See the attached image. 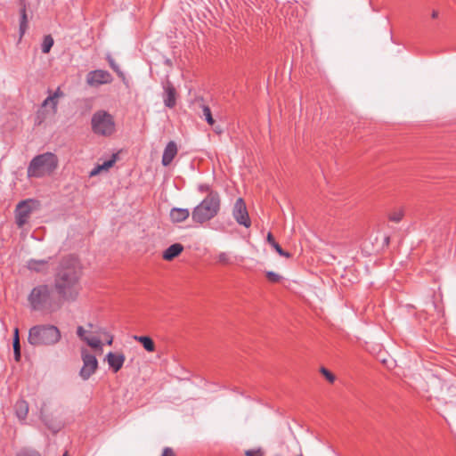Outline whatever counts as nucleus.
Returning a JSON list of instances; mask_svg holds the SVG:
<instances>
[{
  "mask_svg": "<svg viewBox=\"0 0 456 456\" xmlns=\"http://www.w3.org/2000/svg\"><path fill=\"white\" fill-rule=\"evenodd\" d=\"M82 269L77 257H64L54 274L53 288L61 301H76L82 290Z\"/></svg>",
  "mask_w": 456,
  "mask_h": 456,
  "instance_id": "1",
  "label": "nucleus"
},
{
  "mask_svg": "<svg viewBox=\"0 0 456 456\" xmlns=\"http://www.w3.org/2000/svg\"><path fill=\"white\" fill-rule=\"evenodd\" d=\"M55 289L49 284H37L28 296V302L31 311L45 314L54 313L61 308L62 301Z\"/></svg>",
  "mask_w": 456,
  "mask_h": 456,
  "instance_id": "2",
  "label": "nucleus"
},
{
  "mask_svg": "<svg viewBox=\"0 0 456 456\" xmlns=\"http://www.w3.org/2000/svg\"><path fill=\"white\" fill-rule=\"evenodd\" d=\"M221 199L218 192H210L191 212V219L199 224L213 219L220 211Z\"/></svg>",
  "mask_w": 456,
  "mask_h": 456,
  "instance_id": "3",
  "label": "nucleus"
},
{
  "mask_svg": "<svg viewBox=\"0 0 456 456\" xmlns=\"http://www.w3.org/2000/svg\"><path fill=\"white\" fill-rule=\"evenodd\" d=\"M61 331L50 324L35 325L28 330V342L33 346H52L61 339Z\"/></svg>",
  "mask_w": 456,
  "mask_h": 456,
  "instance_id": "4",
  "label": "nucleus"
},
{
  "mask_svg": "<svg viewBox=\"0 0 456 456\" xmlns=\"http://www.w3.org/2000/svg\"><path fill=\"white\" fill-rule=\"evenodd\" d=\"M58 167V158L52 152H45L34 157L28 167L29 177H44L50 175Z\"/></svg>",
  "mask_w": 456,
  "mask_h": 456,
  "instance_id": "5",
  "label": "nucleus"
},
{
  "mask_svg": "<svg viewBox=\"0 0 456 456\" xmlns=\"http://www.w3.org/2000/svg\"><path fill=\"white\" fill-rule=\"evenodd\" d=\"M91 128L96 135L110 137L116 132L114 117L107 110H99L92 116Z\"/></svg>",
  "mask_w": 456,
  "mask_h": 456,
  "instance_id": "6",
  "label": "nucleus"
},
{
  "mask_svg": "<svg viewBox=\"0 0 456 456\" xmlns=\"http://www.w3.org/2000/svg\"><path fill=\"white\" fill-rule=\"evenodd\" d=\"M81 358L83 366L79 371V376L83 380H87L97 370L98 361L93 354H90L86 348L81 349Z\"/></svg>",
  "mask_w": 456,
  "mask_h": 456,
  "instance_id": "7",
  "label": "nucleus"
},
{
  "mask_svg": "<svg viewBox=\"0 0 456 456\" xmlns=\"http://www.w3.org/2000/svg\"><path fill=\"white\" fill-rule=\"evenodd\" d=\"M35 203L36 201L33 200H21L18 203L15 209V221L18 227L21 228L27 224L33 211L32 205Z\"/></svg>",
  "mask_w": 456,
  "mask_h": 456,
  "instance_id": "8",
  "label": "nucleus"
},
{
  "mask_svg": "<svg viewBox=\"0 0 456 456\" xmlns=\"http://www.w3.org/2000/svg\"><path fill=\"white\" fill-rule=\"evenodd\" d=\"M232 216L239 224L243 225L246 228L250 226L251 222L248 216L246 204L241 198H239L235 201L232 209Z\"/></svg>",
  "mask_w": 456,
  "mask_h": 456,
  "instance_id": "9",
  "label": "nucleus"
},
{
  "mask_svg": "<svg viewBox=\"0 0 456 456\" xmlns=\"http://www.w3.org/2000/svg\"><path fill=\"white\" fill-rule=\"evenodd\" d=\"M111 81L112 76L110 73L102 69L90 71L86 76V82L92 86L110 84Z\"/></svg>",
  "mask_w": 456,
  "mask_h": 456,
  "instance_id": "10",
  "label": "nucleus"
},
{
  "mask_svg": "<svg viewBox=\"0 0 456 456\" xmlns=\"http://www.w3.org/2000/svg\"><path fill=\"white\" fill-rule=\"evenodd\" d=\"M163 101L165 106L170 109L174 108L176 104V91L175 86L170 81H167L163 85Z\"/></svg>",
  "mask_w": 456,
  "mask_h": 456,
  "instance_id": "11",
  "label": "nucleus"
},
{
  "mask_svg": "<svg viewBox=\"0 0 456 456\" xmlns=\"http://www.w3.org/2000/svg\"><path fill=\"white\" fill-rule=\"evenodd\" d=\"M126 357L123 354L109 352L106 354V361L113 372H118L123 366Z\"/></svg>",
  "mask_w": 456,
  "mask_h": 456,
  "instance_id": "12",
  "label": "nucleus"
},
{
  "mask_svg": "<svg viewBox=\"0 0 456 456\" xmlns=\"http://www.w3.org/2000/svg\"><path fill=\"white\" fill-rule=\"evenodd\" d=\"M177 154V146L175 142H169L163 152L162 155V165L167 167L171 164L173 159Z\"/></svg>",
  "mask_w": 456,
  "mask_h": 456,
  "instance_id": "13",
  "label": "nucleus"
},
{
  "mask_svg": "<svg viewBox=\"0 0 456 456\" xmlns=\"http://www.w3.org/2000/svg\"><path fill=\"white\" fill-rule=\"evenodd\" d=\"M63 95H64L63 92L61 90L60 87H58L53 94H50L47 98H45L44 100V102L42 103V107L50 106L53 110V113H56L58 99L62 97Z\"/></svg>",
  "mask_w": 456,
  "mask_h": 456,
  "instance_id": "14",
  "label": "nucleus"
},
{
  "mask_svg": "<svg viewBox=\"0 0 456 456\" xmlns=\"http://www.w3.org/2000/svg\"><path fill=\"white\" fill-rule=\"evenodd\" d=\"M183 250V246L180 243H174L170 245L164 252L163 258L167 261H171L178 256Z\"/></svg>",
  "mask_w": 456,
  "mask_h": 456,
  "instance_id": "15",
  "label": "nucleus"
},
{
  "mask_svg": "<svg viewBox=\"0 0 456 456\" xmlns=\"http://www.w3.org/2000/svg\"><path fill=\"white\" fill-rule=\"evenodd\" d=\"M14 411L20 420H25L28 413V403L24 399H19L14 405Z\"/></svg>",
  "mask_w": 456,
  "mask_h": 456,
  "instance_id": "16",
  "label": "nucleus"
},
{
  "mask_svg": "<svg viewBox=\"0 0 456 456\" xmlns=\"http://www.w3.org/2000/svg\"><path fill=\"white\" fill-rule=\"evenodd\" d=\"M20 37H23L28 28L27 5L25 0H20Z\"/></svg>",
  "mask_w": 456,
  "mask_h": 456,
  "instance_id": "17",
  "label": "nucleus"
},
{
  "mask_svg": "<svg viewBox=\"0 0 456 456\" xmlns=\"http://www.w3.org/2000/svg\"><path fill=\"white\" fill-rule=\"evenodd\" d=\"M190 216L189 209L174 208L170 211V218L174 223H181L185 221Z\"/></svg>",
  "mask_w": 456,
  "mask_h": 456,
  "instance_id": "18",
  "label": "nucleus"
},
{
  "mask_svg": "<svg viewBox=\"0 0 456 456\" xmlns=\"http://www.w3.org/2000/svg\"><path fill=\"white\" fill-rule=\"evenodd\" d=\"M27 266L31 271H35L37 273H44L46 272L48 269V260L30 259L29 261H28Z\"/></svg>",
  "mask_w": 456,
  "mask_h": 456,
  "instance_id": "19",
  "label": "nucleus"
},
{
  "mask_svg": "<svg viewBox=\"0 0 456 456\" xmlns=\"http://www.w3.org/2000/svg\"><path fill=\"white\" fill-rule=\"evenodd\" d=\"M116 162L115 155L109 160H105L102 165H97L90 171V176H94L98 175L102 170H108Z\"/></svg>",
  "mask_w": 456,
  "mask_h": 456,
  "instance_id": "20",
  "label": "nucleus"
},
{
  "mask_svg": "<svg viewBox=\"0 0 456 456\" xmlns=\"http://www.w3.org/2000/svg\"><path fill=\"white\" fill-rule=\"evenodd\" d=\"M134 339L140 342L148 352H154L155 345L153 340L147 336H134Z\"/></svg>",
  "mask_w": 456,
  "mask_h": 456,
  "instance_id": "21",
  "label": "nucleus"
},
{
  "mask_svg": "<svg viewBox=\"0 0 456 456\" xmlns=\"http://www.w3.org/2000/svg\"><path fill=\"white\" fill-rule=\"evenodd\" d=\"M267 242L275 249V251L281 256L289 257V253L284 251L282 248L277 243L271 232L267 234Z\"/></svg>",
  "mask_w": 456,
  "mask_h": 456,
  "instance_id": "22",
  "label": "nucleus"
},
{
  "mask_svg": "<svg viewBox=\"0 0 456 456\" xmlns=\"http://www.w3.org/2000/svg\"><path fill=\"white\" fill-rule=\"evenodd\" d=\"M53 45V38L52 36L47 35L44 37L41 45V50L44 53H48Z\"/></svg>",
  "mask_w": 456,
  "mask_h": 456,
  "instance_id": "23",
  "label": "nucleus"
},
{
  "mask_svg": "<svg viewBox=\"0 0 456 456\" xmlns=\"http://www.w3.org/2000/svg\"><path fill=\"white\" fill-rule=\"evenodd\" d=\"M217 262L222 265H232L233 263L232 257L227 252H220L216 256Z\"/></svg>",
  "mask_w": 456,
  "mask_h": 456,
  "instance_id": "24",
  "label": "nucleus"
},
{
  "mask_svg": "<svg viewBox=\"0 0 456 456\" xmlns=\"http://www.w3.org/2000/svg\"><path fill=\"white\" fill-rule=\"evenodd\" d=\"M86 343L94 349H102V342L96 337H88L86 340Z\"/></svg>",
  "mask_w": 456,
  "mask_h": 456,
  "instance_id": "25",
  "label": "nucleus"
},
{
  "mask_svg": "<svg viewBox=\"0 0 456 456\" xmlns=\"http://www.w3.org/2000/svg\"><path fill=\"white\" fill-rule=\"evenodd\" d=\"M202 117L205 118L206 121L210 125V126H213L214 123H215V120L212 117V114H211V110L209 109V107L208 106H203L202 108Z\"/></svg>",
  "mask_w": 456,
  "mask_h": 456,
  "instance_id": "26",
  "label": "nucleus"
},
{
  "mask_svg": "<svg viewBox=\"0 0 456 456\" xmlns=\"http://www.w3.org/2000/svg\"><path fill=\"white\" fill-rule=\"evenodd\" d=\"M16 456H41V454L36 450L23 448L17 452Z\"/></svg>",
  "mask_w": 456,
  "mask_h": 456,
  "instance_id": "27",
  "label": "nucleus"
},
{
  "mask_svg": "<svg viewBox=\"0 0 456 456\" xmlns=\"http://www.w3.org/2000/svg\"><path fill=\"white\" fill-rule=\"evenodd\" d=\"M87 330H85L84 327L78 326L77 328V337L84 342H86L88 336H86Z\"/></svg>",
  "mask_w": 456,
  "mask_h": 456,
  "instance_id": "28",
  "label": "nucleus"
},
{
  "mask_svg": "<svg viewBox=\"0 0 456 456\" xmlns=\"http://www.w3.org/2000/svg\"><path fill=\"white\" fill-rule=\"evenodd\" d=\"M266 277L272 282H278L281 278L278 273L273 271L266 272Z\"/></svg>",
  "mask_w": 456,
  "mask_h": 456,
  "instance_id": "29",
  "label": "nucleus"
},
{
  "mask_svg": "<svg viewBox=\"0 0 456 456\" xmlns=\"http://www.w3.org/2000/svg\"><path fill=\"white\" fill-rule=\"evenodd\" d=\"M321 372L322 375L328 379L329 382L333 383L335 380V376L332 374L330 370H328L326 368L322 367L321 369Z\"/></svg>",
  "mask_w": 456,
  "mask_h": 456,
  "instance_id": "30",
  "label": "nucleus"
},
{
  "mask_svg": "<svg viewBox=\"0 0 456 456\" xmlns=\"http://www.w3.org/2000/svg\"><path fill=\"white\" fill-rule=\"evenodd\" d=\"M198 191L200 192H208V194H210V192H216V191H213L211 186L208 183H201L198 186Z\"/></svg>",
  "mask_w": 456,
  "mask_h": 456,
  "instance_id": "31",
  "label": "nucleus"
},
{
  "mask_svg": "<svg viewBox=\"0 0 456 456\" xmlns=\"http://www.w3.org/2000/svg\"><path fill=\"white\" fill-rule=\"evenodd\" d=\"M108 61H109V63H110V66L111 67V69L116 71L118 73V76H123V72L119 69V67L118 65L115 62V61L111 58V57H109L108 58Z\"/></svg>",
  "mask_w": 456,
  "mask_h": 456,
  "instance_id": "32",
  "label": "nucleus"
},
{
  "mask_svg": "<svg viewBox=\"0 0 456 456\" xmlns=\"http://www.w3.org/2000/svg\"><path fill=\"white\" fill-rule=\"evenodd\" d=\"M246 456H264L263 452L261 449L257 450H248L245 452Z\"/></svg>",
  "mask_w": 456,
  "mask_h": 456,
  "instance_id": "33",
  "label": "nucleus"
},
{
  "mask_svg": "<svg viewBox=\"0 0 456 456\" xmlns=\"http://www.w3.org/2000/svg\"><path fill=\"white\" fill-rule=\"evenodd\" d=\"M389 218L391 221L397 223L402 220L403 212L402 211L395 212L390 216Z\"/></svg>",
  "mask_w": 456,
  "mask_h": 456,
  "instance_id": "34",
  "label": "nucleus"
},
{
  "mask_svg": "<svg viewBox=\"0 0 456 456\" xmlns=\"http://www.w3.org/2000/svg\"><path fill=\"white\" fill-rule=\"evenodd\" d=\"M161 456H175V455L174 451L171 448L166 447V448H164Z\"/></svg>",
  "mask_w": 456,
  "mask_h": 456,
  "instance_id": "35",
  "label": "nucleus"
},
{
  "mask_svg": "<svg viewBox=\"0 0 456 456\" xmlns=\"http://www.w3.org/2000/svg\"><path fill=\"white\" fill-rule=\"evenodd\" d=\"M12 347L13 351L20 350V338H16L12 340Z\"/></svg>",
  "mask_w": 456,
  "mask_h": 456,
  "instance_id": "36",
  "label": "nucleus"
},
{
  "mask_svg": "<svg viewBox=\"0 0 456 456\" xmlns=\"http://www.w3.org/2000/svg\"><path fill=\"white\" fill-rule=\"evenodd\" d=\"M13 353H14V359H15V361L16 362H20V357H21L20 350L13 351Z\"/></svg>",
  "mask_w": 456,
  "mask_h": 456,
  "instance_id": "37",
  "label": "nucleus"
},
{
  "mask_svg": "<svg viewBox=\"0 0 456 456\" xmlns=\"http://www.w3.org/2000/svg\"><path fill=\"white\" fill-rule=\"evenodd\" d=\"M20 338L19 337V329L15 328L13 330V339Z\"/></svg>",
  "mask_w": 456,
  "mask_h": 456,
  "instance_id": "38",
  "label": "nucleus"
},
{
  "mask_svg": "<svg viewBox=\"0 0 456 456\" xmlns=\"http://www.w3.org/2000/svg\"><path fill=\"white\" fill-rule=\"evenodd\" d=\"M431 17L433 19H436L438 17V12L437 11H433L432 14H431Z\"/></svg>",
  "mask_w": 456,
  "mask_h": 456,
  "instance_id": "39",
  "label": "nucleus"
},
{
  "mask_svg": "<svg viewBox=\"0 0 456 456\" xmlns=\"http://www.w3.org/2000/svg\"><path fill=\"white\" fill-rule=\"evenodd\" d=\"M112 342H113V338L112 337H110V338L107 340V344L109 346L112 345Z\"/></svg>",
  "mask_w": 456,
  "mask_h": 456,
  "instance_id": "40",
  "label": "nucleus"
},
{
  "mask_svg": "<svg viewBox=\"0 0 456 456\" xmlns=\"http://www.w3.org/2000/svg\"><path fill=\"white\" fill-rule=\"evenodd\" d=\"M215 131H216V133H221V132H222V131H221V129H219V128H215Z\"/></svg>",
  "mask_w": 456,
  "mask_h": 456,
  "instance_id": "41",
  "label": "nucleus"
},
{
  "mask_svg": "<svg viewBox=\"0 0 456 456\" xmlns=\"http://www.w3.org/2000/svg\"><path fill=\"white\" fill-rule=\"evenodd\" d=\"M88 328L92 329L93 328V324L92 323H88L87 324Z\"/></svg>",
  "mask_w": 456,
  "mask_h": 456,
  "instance_id": "42",
  "label": "nucleus"
},
{
  "mask_svg": "<svg viewBox=\"0 0 456 456\" xmlns=\"http://www.w3.org/2000/svg\"><path fill=\"white\" fill-rule=\"evenodd\" d=\"M63 456H66V453Z\"/></svg>",
  "mask_w": 456,
  "mask_h": 456,
  "instance_id": "43",
  "label": "nucleus"
}]
</instances>
